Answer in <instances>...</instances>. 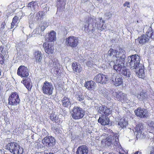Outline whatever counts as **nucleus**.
<instances>
[{
  "label": "nucleus",
  "instance_id": "1",
  "mask_svg": "<svg viewBox=\"0 0 154 154\" xmlns=\"http://www.w3.org/2000/svg\"><path fill=\"white\" fill-rule=\"evenodd\" d=\"M150 38L154 40V32L152 29L146 32L145 34H142L138 37L135 41H137L139 44L143 45L148 43Z\"/></svg>",
  "mask_w": 154,
  "mask_h": 154
},
{
  "label": "nucleus",
  "instance_id": "2",
  "mask_svg": "<svg viewBox=\"0 0 154 154\" xmlns=\"http://www.w3.org/2000/svg\"><path fill=\"white\" fill-rule=\"evenodd\" d=\"M85 114V112L82 108L75 106L72 109L71 114L72 118L75 120L82 119Z\"/></svg>",
  "mask_w": 154,
  "mask_h": 154
},
{
  "label": "nucleus",
  "instance_id": "3",
  "mask_svg": "<svg viewBox=\"0 0 154 154\" xmlns=\"http://www.w3.org/2000/svg\"><path fill=\"white\" fill-rule=\"evenodd\" d=\"M125 51L122 48H119V51L111 48L108 51V55L113 58H116L117 59H121L123 58H125Z\"/></svg>",
  "mask_w": 154,
  "mask_h": 154
},
{
  "label": "nucleus",
  "instance_id": "4",
  "mask_svg": "<svg viewBox=\"0 0 154 154\" xmlns=\"http://www.w3.org/2000/svg\"><path fill=\"white\" fill-rule=\"evenodd\" d=\"M140 60V57L136 54L128 57V62L129 65L132 69H136L139 66Z\"/></svg>",
  "mask_w": 154,
  "mask_h": 154
},
{
  "label": "nucleus",
  "instance_id": "5",
  "mask_svg": "<svg viewBox=\"0 0 154 154\" xmlns=\"http://www.w3.org/2000/svg\"><path fill=\"white\" fill-rule=\"evenodd\" d=\"M79 43V38L76 37L70 36L66 38L65 42L66 45L72 48L76 47Z\"/></svg>",
  "mask_w": 154,
  "mask_h": 154
},
{
  "label": "nucleus",
  "instance_id": "6",
  "mask_svg": "<svg viewBox=\"0 0 154 154\" xmlns=\"http://www.w3.org/2000/svg\"><path fill=\"white\" fill-rule=\"evenodd\" d=\"M8 104L11 106H17L20 103V100L18 93L16 92H12L9 96Z\"/></svg>",
  "mask_w": 154,
  "mask_h": 154
},
{
  "label": "nucleus",
  "instance_id": "7",
  "mask_svg": "<svg viewBox=\"0 0 154 154\" xmlns=\"http://www.w3.org/2000/svg\"><path fill=\"white\" fill-rule=\"evenodd\" d=\"M119 141L118 137L116 135H109L106 139H103L102 140L103 144L104 143L105 145L110 146L113 143L115 144H117Z\"/></svg>",
  "mask_w": 154,
  "mask_h": 154
},
{
  "label": "nucleus",
  "instance_id": "8",
  "mask_svg": "<svg viewBox=\"0 0 154 154\" xmlns=\"http://www.w3.org/2000/svg\"><path fill=\"white\" fill-rule=\"evenodd\" d=\"M54 89L51 83L45 81L43 83L42 91L43 94L48 95H51Z\"/></svg>",
  "mask_w": 154,
  "mask_h": 154
},
{
  "label": "nucleus",
  "instance_id": "9",
  "mask_svg": "<svg viewBox=\"0 0 154 154\" xmlns=\"http://www.w3.org/2000/svg\"><path fill=\"white\" fill-rule=\"evenodd\" d=\"M108 80V77L106 75L102 73L97 74L94 78V80L97 83L105 84Z\"/></svg>",
  "mask_w": 154,
  "mask_h": 154
},
{
  "label": "nucleus",
  "instance_id": "10",
  "mask_svg": "<svg viewBox=\"0 0 154 154\" xmlns=\"http://www.w3.org/2000/svg\"><path fill=\"white\" fill-rule=\"evenodd\" d=\"M17 74L21 78H26L29 75V70L27 67L21 65L18 69Z\"/></svg>",
  "mask_w": 154,
  "mask_h": 154
},
{
  "label": "nucleus",
  "instance_id": "11",
  "mask_svg": "<svg viewBox=\"0 0 154 154\" xmlns=\"http://www.w3.org/2000/svg\"><path fill=\"white\" fill-rule=\"evenodd\" d=\"M125 58L116 59V63L114 65L113 69L119 73L120 74L123 67H124Z\"/></svg>",
  "mask_w": 154,
  "mask_h": 154
},
{
  "label": "nucleus",
  "instance_id": "12",
  "mask_svg": "<svg viewBox=\"0 0 154 154\" xmlns=\"http://www.w3.org/2000/svg\"><path fill=\"white\" fill-rule=\"evenodd\" d=\"M135 115L141 118H147L149 116L148 112L146 109L139 107L134 111Z\"/></svg>",
  "mask_w": 154,
  "mask_h": 154
},
{
  "label": "nucleus",
  "instance_id": "13",
  "mask_svg": "<svg viewBox=\"0 0 154 154\" xmlns=\"http://www.w3.org/2000/svg\"><path fill=\"white\" fill-rule=\"evenodd\" d=\"M98 113L102 114L104 116H108L110 115L112 112V111L110 108H108L103 105H101L98 106L97 108Z\"/></svg>",
  "mask_w": 154,
  "mask_h": 154
},
{
  "label": "nucleus",
  "instance_id": "14",
  "mask_svg": "<svg viewBox=\"0 0 154 154\" xmlns=\"http://www.w3.org/2000/svg\"><path fill=\"white\" fill-rule=\"evenodd\" d=\"M55 140L54 137L51 136H47L42 140V143L45 146H49L54 145Z\"/></svg>",
  "mask_w": 154,
  "mask_h": 154
},
{
  "label": "nucleus",
  "instance_id": "15",
  "mask_svg": "<svg viewBox=\"0 0 154 154\" xmlns=\"http://www.w3.org/2000/svg\"><path fill=\"white\" fill-rule=\"evenodd\" d=\"M43 47L44 48L45 52L48 54H53L54 51V47L53 45L48 42H44L43 44Z\"/></svg>",
  "mask_w": 154,
  "mask_h": 154
},
{
  "label": "nucleus",
  "instance_id": "16",
  "mask_svg": "<svg viewBox=\"0 0 154 154\" xmlns=\"http://www.w3.org/2000/svg\"><path fill=\"white\" fill-rule=\"evenodd\" d=\"M34 58L36 63H41L43 60V55L42 53L39 51H36L33 54Z\"/></svg>",
  "mask_w": 154,
  "mask_h": 154
},
{
  "label": "nucleus",
  "instance_id": "17",
  "mask_svg": "<svg viewBox=\"0 0 154 154\" xmlns=\"http://www.w3.org/2000/svg\"><path fill=\"white\" fill-rule=\"evenodd\" d=\"M88 147L85 145L79 146L77 149L76 154H88Z\"/></svg>",
  "mask_w": 154,
  "mask_h": 154
},
{
  "label": "nucleus",
  "instance_id": "18",
  "mask_svg": "<svg viewBox=\"0 0 154 154\" xmlns=\"http://www.w3.org/2000/svg\"><path fill=\"white\" fill-rule=\"evenodd\" d=\"M98 122L103 125H108L109 123V119L107 116L101 115L98 119Z\"/></svg>",
  "mask_w": 154,
  "mask_h": 154
},
{
  "label": "nucleus",
  "instance_id": "19",
  "mask_svg": "<svg viewBox=\"0 0 154 154\" xmlns=\"http://www.w3.org/2000/svg\"><path fill=\"white\" fill-rule=\"evenodd\" d=\"M72 68L74 72L76 74L80 73L82 70L81 65L75 62L72 63Z\"/></svg>",
  "mask_w": 154,
  "mask_h": 154
},
{
  "label": "nucleus",
  "instance_id": "20",
  "mask_svg": "<svg viewBox=\"0 0 154 154\" xmlns=\"http://www.w3.org/2000/svg\"><path fill=\"white\" fill-rule=\"evenodd\" d=\"M21 83L23 84L26 88L28 89L29 91H31L32 87V84L30 80L28 79H23Z\"/></svg>",
  "mask_w": 154,
  "mask_h": 154
},
{
  "label": "nucleus",
  "instance_id": "21",
  "mask_svg": "<svg viewBox=\"0 0 154 154\" xmlns=\"http://www.w3.org/2000/svg\"><path fill=\"white\" fill-rule=\"evenodd\" d=\"M56 34L55 31H52L50 33H48L47 36H46L45 38L46 41L49 42L55 41L56 39Z\"/></svg>",
  "mask_w": 154,
  "mask_h": 154
},
{
  "label": "nucleus",
  "instance_id": "22",
  "mask_svg": "<svg viewBox=\"0 0 154 154\" xmlns=\"http://www.w3.org/2000/svg\"><path fill=\"white\" fill-rule=\"evenodd\" d=\"M45 15V13L44 11H39L36 13L35 19L36 21H41L43 19Z\"/></svg>",
  "mask_w": 154,
  "mask_h": 154
},
{
  "label": "nucleus",
  "instance_id": "23",
  "mask_svg": "<svg viewBox=\"0 0 154 154\" xmlns=\"http://www.w3.org/2000/svg\"><path fill=\"white\" fill-rule=\"evenodd\" d=\"M95 83L92 81H86L84 84V86L89 90H93L94 87Z\"/></svg>",
  "mask_w": 154,
  "mask_h": 154
},
{
  "label": "nucleus",
  "instance_id": "24",
  "mask_svg": "<svg viewBox=\"0 0 154 154\" xmlns=\"http://www.w3.org/2000/svg\"><path fill=\"white\" fill-rule=\"evenodd\" d=\"M113 95L119 101H121L124 100V97L125 95V94L121 92L117 93L116 92H113L112 93Z\"/></svg>",
  "mask_w": 154,
  "mask_h": 154
},
{
  "label": "nucleus",
  "instance_id": "25",
  "mask_svg": "<svg viewBox=\"0 0 154 154\" xmlns=\"http://www.w3.org/2000/svg\"><path fill=\"white\" fill-rule=\"evenodd\" d=\"M61 102L63 106L66 107H69L71 103L69 99L66 97H64L62 98Z\"/></svg>",
  "mask_w": 154,
  "mask_h": 154
},
{
  "label": "nucleus",
  "instance_id": "26",
  "mask_svg": "<svg viewBox=\"0 0 154 154\" xmlns=\"http://www.w3.org/2000/svg\"><path fill=\"white\" fill-rule=\"evenodd\" d=\"M146 124L149 132L152 133L154 131V121L148 120L146 122Z\"/></svg>",
  "mask_w": 154,
  "mask_h": 154
},
{
  "label": "nucleus",
  "instance_id": "27",
  "mask_svg": "<svg viewBox=\"0 0 154 154\" xmlns=\"http://www.w3.org/2000/svg\"><path fill=\"white\" fill-rule=\"evenodd\" d=\"M120 74H122L124 76H125L126 77H130L131 74V72L129 70V69H127L126 67L124 66L123 67Z\"/></svg>",
  "mask_w": 154,
  "mask_h": 154
},
{
  "label": "nucleus",
  "instance_id": "28",
  "mask_svg": "<svg viewBox=\"0 0 154 154\" xmlns=\"http://www.w3.org/2000/svg\"><path fill=\"white\" fill-rule=\"evenodd\" d=\"M17 144L16 143L14 142L9 143L6 145L5 146L6 149L9 150L11 153V152H13L14 148L15 147Z\"/></svg>",
  "mask_w": 154,
  "mask_h": 154
},
{
  "label": "nucleus",
  "instance_id": "29",
  "mask_svg": "<svg viewBox=\"0 0 154 154\" xmlns=\"http://www.w3.org/2000/svg\"><path fill=\"white\" fill-rule=\"evenodd\" d=\"M18 17L15 16L13 18L12 22L11 23V29L13 28L15 26H18Z\"/></svg>",
  "mask_w": 154,
  "mask_h": 154
},
{
  "label": "nucleus",
  "instance_id": "30",
  "mask_svg": "<svg viewBox=\"0 0 154 154\" xmlns=\"http://www.w3.org/2000/svg\"><path fill=\"white\" fill-rule=\"evenodd\" d=\"M122 78L119 77V76H116L115 79V81H113L114 85L117 86L121 85L122 84Z\"/></svg>",
  "mask_w": 154,
  "mask_h": 154
},
{
  "label": "nucleus",
  "instance_id": "31",
  "mask_svg": "<svg viewBox=\"0 0 154 154\" xmlns=\"http://www.w3.org/2000/svg\"><path fill=\"white\" fill-rule=\"evenodd\" d=\"M14 149L13 152H11V153L14 154H22V150H21L20 146L18 144Z\"/></svg>",
  "mask_w": 154,
  "mask_h": 154
},
{
  "label": "nucleus",
  "instance_id": "32",
  "mask_svg": "<svg viewBox=\"0 0 154 154\" xmlns=\"http://www.w3.org/2000/svg\"><path fill=\"white\" fill-rule=\"evenodd\" d=\"M50 119L53 122L57 123L58 120V117L54 112H52L50 115Z\"/></svg>",
  "mask_w": 154,
  "mask_h": 154
},
{
  "label": "nucleus",
  "instance_id": "33",
  "mask_svg": "<svg viewBox=\"0 0 154 154\" xmlns=\"http://www.w3.org/2000/svg\"><path fill=\"white\" fill-rule=\"evenodd\" d=\"M137 75L139 78L143 79H145L146 78L145 74L144 72V70L143 69H139Z\"/></svg>",
  "mask_w": 154,
  "mask_h": 154
},
{
  "label": "nucleus",
  "instance_id": "34",
  "mask_svg": "<svg viewBox=\"0 0 154 154\" xmlns=\"http://www.w3.org/2000/svg\"><path fill=\"white\" fill-rule=\"evenodd\" d=\"M137 97L140 100H143L145 99L146 98V94L145 92H141L137 95Z\"/></svg>",
  "mask_w": 154,
  "mask_h": 154
},
{
  "label": "nucleus",
  "instance_id": "35",
  "mask_svg": "<svg viewBox=\"0 0 154 154\" xmlns=\"http://www.w3.org/2000/svg\"><path fill=\"white\" fill-rule=\"evenodd\" d=\"M143 126L141 123H140L138 124L135 127V131L137 133L141 132L143 128Z\"/></svg>",
  "mask_w": 154,
  "mask_h": 154
},
{
  "label": "nucleus",
  "instance_id": "36",
  "mask_svg": "<svg viewBox=\"0 0 154 154\" xmlns=\"http://www.w3.org/2000/svg\"><path fill=\"white\" fill-rule=\"evenodd\" d=\"M127 123L124 120L120 119L118 123L119 125L121 128H123L126 126Z\"/></svg>",
  "mask_w": 154,
  "mask_h": 154
},
{
  "label": "nucleus",
  "instance_id": "37",
  "mask_svg": "<svg viewBox=\"0 0 154 154\" xmlns=\"http://www.w3.org/2000/svg\"><path fill=\"white\" fill-rule=\"evenodd\" d=\"M60 69L59 68L56 66L54 67V73L57 76H60V73L59 72Z\"/></svg>",
  "mask_w": 154,
  "mask_h": 154
},
{
  "label": "nucleus",
  "instance_id": "38",
  "mask_svg": "<svg viewBox=\"0 0 154 154\" xmlns=\"http://www.w3.org/2000/svg\"><path fill=\"white\" fill-rule=\"evenodd\" d=\"M5 58L4 56L0 53V65H2L4 63Z\"/></svg>",
  "mask_w": 154,
  "mask_h": 154
},
{
  "label": "nucleus",
  "instance_id": "39",
  "mask_svg": "<svg viewBox=\"0 0 154 154\" xmlns=\"http://www.w3.org/2000/svg\"><path fill=\"white\" fill-rule=\"evenodd\" d=\"M36 2L32 1L28 4L27 6L30 8H35V6L36 5Z\"/></svg>",
  "mask_w": 154,
  "mask_h": 154
},
{
  "label": "nucleus",
  "instance_id": "40",
  "mask_svg": "<svg viewBox=\"0 0 154 154\" xmlns=\"http://www.w3.org/2000/svg\"><path fill=\"white\" fill-rule=\"evenodd\" d=\"M93 19L92 17H90L88 18L87 20L86 21V22L88 23V26H87L88 27H89L90 23H91L93 21Z\"/></svg>",
  "mask_w": 154,
  "mask_h": 154
},
{
  "label": "nucleus",
  "instance_id": "41",
  "mask_svg": "<svg viewBox=\"0 0 154 154\" xmlns=\"http://www.w3.org/2000/svg\"><path fill=\"white\" fill-rule=\"evenodd\" d=\"M84 99V96H82V94L79 95L77 97V100H78L79 101H82Z\"/></svg>",
  "mask_w": 154,
  "mask_h": 154
},
{
  "label": "nucleus",
  "instance_id": "42",
  "mask_svg": "<svg viewBox=\"0 0 154 154\" xmlns=\"http://www.w3.org/2000/svg\"><path fill=\"white\" fill-rule=\"evenodd\" d=\"M47 27L46 25V23H43V25L42 26H41V30L43 31L45 29H46V27Z\"/></svg>",
  "mask_w": 154,
  "mask_h": 154
},
{
  "label": "nucleus",
  "instance_id": "43",
  "mask_svg": "<svg viewBox=\"0 0 154 154\" xmlns=\"http://www.w3.org/2000/svg\"><path fill=\"white\" fill-rule=\"evenodd\" d=\"M123 5L124 7H127L128 8H130V3L126 1L123 4Z\"/></svg>",
  "mask_w": 154,
  "mask_h": 154
},
{
  "label": "nucleus",
  "instance_id": "44",
  "mask_svg": "<svg viewBox=\"0 0 154 154\" xmlns=\"http://www.w3.org/2000/svg\"><path fill=\"white\" fill-rule=\"evenodd\" d=\"M5 50H4V47L3 45H1L0 46V53H1L2 54L4 53Z\"/></svg>",
  "mask_w": 154,
  "mask_h": 154
},
{
  "label": "nucleus",
  "instance_id": "45",
  "mask_svg": "<svg viewBox=\"0 0 154 154\" xmlns=\"http://www.w3.org/2000/svg\"><path fill=\"white\" fill-rule=\"evenodd\" d=\"M5 25L6 23L5 22H2L0 25V27L1 28H2L3 29H4V28H5Z\"/></svg>",
  "mask_w": 154,
  "mask_h": 154
},
{
  "label": "nucleus",
  "instance_id": "46",
  "mask_svg": "<svg viewBox=\"0 0 154 154\" xmlns=\"http://www.w3.org/2000/svg\"><path fill=\"white\" fill-rule=\"evenodd\" d=\"M149 154H154V147L152 148V149L150 151Z\"/></svg>",
  "mask_w": 154,
  "mask_h": 154
},
{
  "label": "nucleus",
  "instance_id": "47",
  "mask_svg": "<svg viewBox=\"0 0 154 154\" xmlns=\"http://www.w3.org/2000/svg\"><path fill=\"white\" fill-rule=\"evenodd\" d=\"M4 31V29L0 27V33H2Z\"/></svg>",
  "mask_w": 154,
  "mask_h": 154
},
{
  "label": "nucleus",
  "instance_id": "48",
  "mask_svg": "<svg viewBox=\"0 0 154 154\" xmlns=\"http://www.w3.org/2000/svg\"><path fill=\"white\" fill-rule=\"evenodd\" d=\"M8 119L7 117H6L5 118V117H4V120L5 121V122L8 121Z\"/></svg>",
  "mask_w": 154,
  "mask_h": 154
},
{
  "label": "nucleus",
  "instance_id": "49",
  "mask_svg": "<svg viewBox=\"0 0 154 154\" xmlns=\"http://www.w3.org/2000/svg\"><path fill=\"white\" fill-rule=\"evenodd\" d=\"M88 24L87 25H85L84 26V27L85 29H86V28H88V29L89 28V27H87Z\"/></svg>",
  "mask_w": 154,
  "mask_h": 154
},
{
  "label": "nucleus",
  "instance_id": "50",
  "mask_svg": "<svg viewBox=\"0 0 154 154\" xmlns=\"http://www.w3.org/2000/svg\"><path fill=\"white\" fill-rule=\"evenodd\" d=\"M2 72V70L0 69V76L1 75Z\"/></svg>",
  "mask_w": 154,
  "mask_h": 154
},
{
  "label": "nucleus",
  "instance_id": "51",
  "mask_svg": "<svg viewBox=\"0 0 154 154\" xmlns=\"http://www.w3.org/2000/svg\"><path fill=\"white\" fill-rule=\"evenodd\" d=\"M139 151H137L135 152L134 154H138Z\"/></svg>",
  "mask_w": 154,
  "mask_h": 154
},
{
  "label": "nucleus",
  "instance_id": "52",
  "mask_svg": "<svg viewBox=\"0 0 154 154\" xmlns=\"http://www.w3.org/2000/svg\"><path fill=\"white\" fill-rule=\"evenodd\" d=\"M97 0L99 2H101L102 1V0Z\"/></svg>",
  "mask_w": 154,
  "mask_h": 154
},
{
  "label": "nucleus",
  "instance_id": "53",
  "mask_svg": "<svg viewBox=\"0 0 154 154\" xmlns=\"http://www.w3.org/2000/svg\"><path fill=\"white\" fill-rule=\"evenodd\" d=\"M120 154H124V153H120Z\"/></svg>",
  "mask_w": 154,
  "mask_h": 154
}]
</instances>
